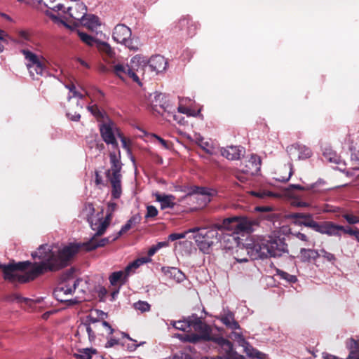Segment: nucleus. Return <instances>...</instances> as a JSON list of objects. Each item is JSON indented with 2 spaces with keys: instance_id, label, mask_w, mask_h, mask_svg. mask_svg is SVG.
<instances>
[{
  "instance_id": "nucleus-58",
  "label": "nucleus",
  "mask_w": 359,
  "mask_h": 359,
  "mask_svg": "<svg viewBox=\"0 0 359 359\" xmlns=\"http://www.w3.org/2000/svg\"><path fill=\"white\" fill-rule=\"evenodd\" d=\"M100 327H103L106 329L107 334L111 335L114 333V330L111 327V326L107 321L100 322Z\"/></svg>"
},
{
  "instance_id": "nucleus-4",
  "label": "nucleus",
  "mask_w": 359,
  "mask_h": 359,
  "mask_svg": "<svg viewBox=\"0 0 359 359\" xmlns=\"http://www.w3.org/2000/svg\"><path fill=\"white\" fill-rule=\"evenodd\" d=\"M144 61L140 55H135L131 58L129 63H117L113 67V72L123 81H126L128 79L137 83L140 86H142L139 74H143L142 63Z\"/></svg>"
},
{
  "instance_id": "nucleus-16",
  "label": "nucleus",
  "mask_w": 359,
  "mask_h": 359,
  "mask_svg": "<svg viewBox=\"0 0 359 359\" xmlns=\"http://www.w3.org/2000/svg\"><path fill=\"white\" fill-rule=\"evenodd\" d=\"M245 153V149L241 146H227L221 149V154L228 160L236 161L238 160L241 156H243Z\"/></svg>"
},
{
  "instance_id": "nucleus-29",
  "label": "nucleus",
  "mask_w": 359,
  "mask_h": 359,
  "mask_svg": "<svg viewBox=\"0 0 359 359\" xmlns=\"http://www.w3.org/2000/svg\"><path fill=\"white\" fill-rule=\"evenodd\" d=\"M65 88L69 90V94L67 96L68 101H70L74 97L76 98L78 100V102L76 104L77 107H79L80 109H83V104L80 102V100H81L83 98V97H84L83 94L77 91L76 89V87L74 84L65 85Z\"/></svg>"
},
{
  "instance_id": "nucleus-41",
  "label": "nucleus",
  "mask_w": 359,
  "mask_h": 359,
  "mask_svg": "<svg viewBox=\"0 0 359 359\" xmlns=\"http://www.w3.org/2000/svg\"><path fill=\"white\" fill-rule=\"evenodd\" d=\"M78 35L79 36L81 40L86 43L88 46H92L94 45V43L96 44V41L98 40L95 39L91 36L88 35V34H86L82 32H78Z\"/></svg>"
},
{
  "instance_id": "nucleus-52",
  "label": "nucleus",
  "mask_w": 359,
  "mask_h": 359,
  "mask_svg": "<svg viewBox=\"0 0 359 359\" xmlns=\"http://www.w3.org/2000/svg\"><path fill=\"white\" fill-rule=\"evenodd\" d=\"M324 184V181L320 180L316 183L311 184V186H309L306 188H305L299 184H292L291 187L293 189H295L297 190H310V189H313L317 184Z\"/></svg>"
},
{
  "instance_id": "nucleus-23",
  "label": "nucleus",
  "mask_w": 359,
  "mask_h": 359,
  "mask_svg": "<svg viewBox=\"0 0 359 359\" xmlns=\"http://www.w3.org/2000/svg\"><path fill=\"white\" fill-rule=\"evenodd\" d=\"M161 107L163 109L162 116L168 121L176 122L180 124L184 123V117H182L180 114L175 111V107L169 104L166 106L163 105Z\"/></svg>"
},
{
  "instance_id": "nucleus-24",
  "label": "nucleus",
  "mask_w": 359,
  "mask_h": 359,
  "mask_svg": "<svg viewBox=\"0 0 359 359\" xmlns=\"http://www.w3.org/2000/svg\"><path fill=\"white\" fill-rule=\"evenodd\" d=\"M154 196H155L156 201L160 203L162 210L173 208L175 205V197L173 195L155 193Z\"/></svg>"
},
{
  "instance_id": "nucleus-30",
  "label": "nucleus",
  "mask_w": 359,
  "mask_h": 359,
  "mask_svg": "<svg viewBox=\"0 0 359 359\" xmlns=\"http://www.w3.org/2000/svg\"><path fill=\"white\" fill-rule=\"evenodd\" d=\"M140 220V217L139 215H134L130 217L126 222L125 225H123L120 231L118 232L117 236L113 238V240L117 239L119 236L126 233L128 230H130L133 226L139 223Z\"/></svg>"
},
{
  "instance_id": "nucleus-21",
  "label": "nucleus",
  "mask_w": 359,
  "mask_h": 359,
  "mask_svg": "<svg viewBox=\"0 0 359 359\" xmlns=\"http://www.w3.org/2000/svg\"><path fill=\"white\" fill-rule=\"evenodd\" d=\"M46 6L49 8V10L46 11V13L53 20L54 22L57 24H62L67 27H70L69 25H68L65 22V20H69V18L66 15L63 16L61 15L60 13L56 15L53 13L61 11L64 8V6L62 4H58L55 6L46 5Z\"/></svg>"
},
{
  "instance_id": "nucleus-50",
  "label": "nucleus",
  "mask_w": 359,
  "mask_h": 359,
  "mask_svg": "<svg viewBox=\"0 0 359 359\" xmlns=\"http://www.w3.org/2000/svg\"><path fill=\"white\" fill-rule=\"evenodd\" d=\"M318 252L320 254V257H323L324 259L331 263H333L336 259L335 256L332 253L327 252L324 249L320 250Z\"/></svg>"
},
{
  "instance_id": "nucleus-43",
  "label": "nucleus",
  "mask_w": 359,
  "mask_h": 359,
  "mask_svg": "<svg viewBox=\"0 0 359 359\" xmlns=\"http://www.w3.org/2000/svg\"><path fill=\"white\" fill-rule=\"evenodd\" d=\"M117 204L114 202H109L107 204V208L106 210V216L105 217L111 222V220L113 217V213L117 209Z\"/></svg>"
},
{
  "instance_id": "nucleus-11",
  "label": "nucleus",
  "mask_w": 359,
  "mask_h": 359,
  "mask_svg": "<svg viewBox=\"0 0 359 359\" xmlns=\"http://www.w3.org/2000/svg\"><path fill=\"white\" fill-rule=\"evenodd\" d=\"M131 35V30L128 27L118 24L114 29L112 37L117 43L123 44L130 50H137L138 47L137 44H134Z\"/></svg>"
},
{
  "instance_id": "nucleus-38",
  "label": "nucleus",
  "mask_w": 359,
  "mask_h": 359,
  "mask_svg": "<svg viewBox=\"0 0 359 359\" xmlns=\"http://www.w3.org/2000/svg\"><path fill=\"white\" fill-rule=\"evenodd\" d=\"M295 149H297L299 151V156L298 158L299 159H306L311 156V151L309 147H306V146H302L299 144H295L294 146Z\"/></svg>"
},
{
  "instance_id": "nucleus-32",
  "label": "nucleus",
  "mask_w": 359,
  "mask_h": 359,
  "mask_svg": "<svg viewBox=\"0 0 359 359\" xmlns=\"http://www.w3.org/2000/svg\"><path fill=\"white\" fill-rule=\"evenodd\" d=\"M212 341H215L223 349V351L227 354L228 356L231 355V353L233 351V345L229 341L224 339L223 337L214 338Z\"/></svg>"
},
{
  "instance_id": "nucleus-44",
  "label": "nucleus",
  "mask_w": 359,
  "mask_h": 359,
  "mask_svg": "<svg viewBox=\"0 0 359 359\" xmlns=\"http://www.w3.org/2000/svg\"><path fill=\"white\" fill-rule=\"evenodd\" d=\"M278 275L281 279L285 280L288 283H295L297 280V278L295 276L289 274L288 273L283 271L278 270Z\"/></svg>"
},
{
  "instance_id": "nucleus-48",
  "label": "nucleus",
  "mask_w": 359,
  "mask_h": 359,
  "mask_svg": "<svg viewBox=\"0 0 359 359\" xmlns=\"http://www.w3.org/2000/svg\"><path fill=\"white\" fill-rule=\"evenodd\" d=\"M102 140L108 145H111L113 149H118V143L116 136H101Z\"/></svg>"
},
{
  "instance_id": "nucleus-12",
  "label": "nucleus",
  "mask_w": 359,
  "mask_h": 359,
  "mask_svg": "<svg viewBox=\"0 0 359 359\" xmlns=\"http://www.w3.org/2000/svg\"><path fill=\"white\" fill-rule=\"evenodd\" d=\"M87 13V7L79 0H74L72 5L67 8V14L69 18L74 20V23L77 24L81 22Z\"/></svg>"
},
{
  "instance_id": "nucleus-61",
  "label": "nucleus",
  "mask_w": 359,
  "mask_h": 359,
  "mask_svg": "<svg viewBox=\"0 0 359 359\" xmlns=\"http://www.w3.org/2000/svg\"><path fill=\"white\" fill-rule=\"evenodd\" d=\"M118 339L115 338H110L108 339L105 344L106 348H111L118 344Z\"/></svg>"
},
{
  "instance_id": "nucleus-40",
  "label": "nucleus",
  "mask_w": 359,
  "mask_h": 359,
  "mask_svg": "<svg viewBox=\"0 0 359 359\" xmlns=\"http://www.w3.org/2000/svg\"><path fill=\"white\" fill-rule=\"evenodd\" d=\"M96 46L100 51L107 53L109 56H112L114 54L112 48L107 42L97 41H96Z\"/></svg>"
},
{
  "instance_id": "nucleus-7",
  "label": "nucleus",
  "mask_w": 359,
  "mask_h": 359,
  "mask_svg": "<svg viewBox=\"0 0 359 359\" xmlns=\"http://www.w3.org/2000/svg\"><path fill=\"white\" fill-rule=\"evenodd\" d=\"M21 53L24 55L30 76L34 79L36 76H43L48 74L45 63L46 60L43 55H37L28 49H22Z\"/></svg>"
},
{
  "instance_id": "nucleus-1",
  "label": "nucleus",
  "mask_w": 359,
  "mask_h": 359,
  "mask_svg": "<svg viewBox=\"0 0 359 359\" xmlns=\"http://www.w3.org/2000/svg\"><path fill=\"white\" fill-rule=\"evenodd\" d=\"M78 250L79 246L74 244L62 248L48 244L41 245L36 252L32 253L33 258L41 260L40 263L34 264L26 272L24 270L32 264L29 261L4 265V278L12 283H27L48 271H57L65 267Z\"/></svg>"
},
{
  "instance_id": "nucleus-28",
  "label": "nucleus",
  "mask_w": 359,
  "mask_h": 359,
  "mask_svg": "<svg viewBox=\"0 0 359 359\" xmlns=\"http://www.w3.org/2000/svg\"><path fill=\"white\" fill-rule=\"evenodd\" d=\"M300 259L304 262L315 260L320 257L318 251L313 249L302 248L300 250Z\"/></svg>"
},
{
  "instance_id": "nucleus-15",
  "label": "nucleus",
  "mask_w": 359,
  "mask_h": 359,
  "mask_svg": "<svg viewBox=\"0 0 359 359\" xmlns=\"http://www.w3.org/2000/svg\"><path fill=\"white\" fill-rule=\"evenodd\" d=\"M7 300L12 303H15L21 306H25L32 307L35 304H39L43 301V297H37L36 299H29L23 297L18 292L12 293L6 297Z\"/></svg>"
},
{
  "instance_id": "nucleus-55",
  "label": "nucleus",
  "mask_w": 359,
  "mask_h": 359,
  "mask_svg": "<svg viewBox=\"0 0 359 359\" xmlns=\"http://www.w3.org/2000/svg\"><path fill=\"white\" fill-rule=\"evenodd\" d=\"M288 169H289V172H288V175L287 177L280 176L279 177H277L276 180L278 181L282 182H287L290 179L291 176L293 174L292 165L291 163L288 164Z\"/></svg>"
},
{
  "instance_id": "nucleus-17",
  "label": "nucleus",
  "mask_w": 359,
  "mask_h": 359,
  "mask_svg": "<svg viewBox=\"0 0 359 359\" xmlns=\"http://www.w3.org/2000/svg\"><path fill=\"white\" fill-rule=\"evenodd\" d=\"M100 328V321L95 319L90 320V323H81L79 327V332H86L88 334L90 342H93L95 340V332Z\"/></svg>"
},
{
  "instance_id": "nucleus-37",
  "label": "nucleus",
  "mask_w": 359,
  "mask_h": 359,
  "mask_svg": "<svg viewBox=\"0 0 359 359\" xmlns=\"http://www.w3.org/2000/svg\"><path fill=\"white\" fill-rule=\"evenodd\" d=\"M97 353V351L93 348H86L79 350L78 353L75 355L79 359H91L92 355Z\"/></svg>"
},
{
  "instance_id": "nucleus-6",
  "label": "nucleus",
  "mask_w": 359,
  "mask_h": 359,
  "mask_svg": "<svg viewBox=\"0 0 359 359\" xmlns=\"http://www.w3.org/2000/svg\"><path fill=\"white\" fill-rule=\"evenodd\" d=\"M88 221L92 230L95 231V235L89 241L83 243V248L86 250L90 251L99 247L104 246L109 242V238H101L98 240L97 237L104 233L110 222L107 220L106 217L103 218L100 215L89 217Z\"/></svg>"
},
{
  "instance_id": "nucleus-25",
  "label": "nucleus",
  "mask_w": 359,
  "mask_h": 359,
  "mask_svg": "<svg viewBox=\"0 0 359 359\" xmlns=\"http://www.w3.org/2000/svg\"><path fill=\"white\" fill-rule=\"evenodd\" d=\"M149 65L153 71L159 73L165 70L168 62L163 56L157 55L150 58Z\"/></svg>"
},
{
  "instance_id": "nucleus-54",
  "label": "nucleus",
  "mask_w": 359,
  "mask_h": 359,
  "mask_svg": "<svg viewBox=\"0 0 359 359\" xmlns=\"http://www.w3.org/2000/svg\"><path fill=\"white\" fill-rule=\"evenodd\" d=\"M251 176L249 174L244 173L241 170V168L239 169V171H238L236 173V177L241 182H245L249 180V177Z\"/></svg>"
},
{
  "instance_id": "nucleus-26",
  "label": "nucleus",
  "mask_w": 359,
  "mask_h": 359,
  "mask_svg": "<svg viewBox=\"0 0 359 359\" xmlns=\"http://www.w3.org/2000/svg\"><path fill=\"white\" fill-rule=\"evenodd\" d=\"M81 23L93 32H97L101 26V22L98 17L94 15H86L82 19Z\"/></svg>"
},
{
  "instance_id": "nucleus-22",
  "label": "nucleus",
  "mask_w": 359,
  "mask_h": 359,
  "mask_svg": "<svg viewBox=\"0 0 359 359\" xmlns=\"http://www.w3.org/2000/svg\"><path fill=\"white\" fill-rule=\"evenodd\" d=\"M233 334L241 346L244 348L245 352L250 357L257 358L258 359H264V355L261 352L254 349L243 337L241 333L233 332Z\"/></svg>"
},
{
  "instance_id": "nucleus-10",
  "label": "nucleus",
  "mask_w": 359,
  "mask_h": 359,
  "mask_svg": "<svg viewBox=\"0 0 359 359\" xmlns=\"http://www.w3.org/2000/svg\"><path fill=\"white\" fill-rule=\"evenodd\" d=\"M301 224L321 234H325L328 236H341L340 229H342L341 225L336 224L332 222H317L314 220H310L302 222Z\"/></svg>"
},
{
  "instance_id": "nucleus-20",
  "label": "nucleus",
  "mask_w": 359,
  "mask_h": 359,
  "mask_svg": "<svg viewBox=\"0 0 359 359\" xmlns=\"http://www.w3.org/2000/svg\"><path fill=\"white\" fill-rule=\"evenodd\" d=\"M218 319L229 329L232 330H240V325L234 318V314L228 309H223L217 317Z\"/></svg>"
},
{
  "instance_id": "nucleus-59",
  "label": "nucleus",
  "mask_w": 359,
  "mask_h": 359,
  "mask_svg": "<svg viewBox=\"0 0 359 359\" xmlns=\"http://www.w3.org/2000/svg\"><path fill=\"white\" fill-rule=\"evenodd\" d=\"M67 116L68 117L69 119H70L71 121H78L81 118L80 114L77 113V112L72 114L71 112L68 111V112H67Z\"/></svg>"
},
{
  "instance_id": "nucleus-36",
  "label": "nucleus",
  "mask_w": 359,
  "mask_h": 359,
  "mask_svg": "<svg viewBox=\"0 0 359 359\" xmlns=\"http://www.w3.org/2000/svg\"><path fill=\"white\" fill-rule=\"evenodd\" d=\"M165 273L169 274L170 277H172L177 283H181L185 279L184 274L180 270L175 267L168 269Z\"/></svg>"
},
{
  "instance_id": "nucleus-53",
  "label": "nucleus",
  "mask_w": 359,
  "mask_h": 359,
  "mask_svg": "<svg viewBox=\"0 0 359 359\" xmlns=\"http://www.w3.org/2000/svg\"><path fill=\"white\" fill-rule=\"evenodd\" d=\"M343 217L350 224H355L359 223V217L358 216L351 214H345L343 215Z\"/></svg>"
},
{
  "instance_id": "nucleus-5",
  "label": "nucleus",
  "mask_w": 359,
  "mask_h": 359,
  "mask_svg": "<svg viewBox=\"0 0 359 359\" xmlns=\"http://www.w3.org/2000/svg\"><path fill=\"white\" fill-rule=\"evenodd\" d=\"M110 168L106 171V177L111 185V196L113 198H118L122 194L121 188V170L123 163L121 161V152L119 150L110 151L109 153Z\"/></svg>"
},
{
  "instance_id": "nucleus-31",
  "label": "nucleus",
  "mask_w": 359,
  "mask_h": 359,
  "mask_svg": "<svg viewBox=\"0 0 359 359\" xmlns=\"http://www.w3.org/2000/svg\"><path fill=\"white\" fill-rule=\"evenodd\" d=\"M192 322L191 316H189L186 319L178 321L171 320L170 325L177 330L187 331L189 328H191Z\"/></svg>"
},
{
  "instance_id": "nucleus-57",
  "label": "nucleus",
  "mask_w": 359,
  "mask_h": 359,
  "mask_svg": "<svg viewBox=\"0 0 359 359\" xmlns=\"http://www.w3.org/2000/svg\"><path fill=\"white\" fill-rule=\"evenodd\" d=\"M344 147L348 149L351 152L356 151V144H354L353 141H351L350 139H348L347 141L344 142Z\"/></svg>"
},
{
  "instance_id": "nucleus-56",
  "label": "nucleus",
  "mask_w": 359,
  "mask_h": 359,
  "mask_svg": "<svg viewBox=\"0 0 359 359\" xmlns=\"http://www.w3.org/2000/svg\"><path fill=\"white\" fill-rule=\"evenodd\" d=\"M342 229H340V231H343L344 233L353 236L354 237L356 235V232L358 231L357 228L353 229L351 227H344V226H341Z\"/></svg>"
},
{
  "instance_id": "nucleus-13",
  "label": "nucleus",
  "mask_w": 359,
  "mask_h": 359,
  "mask_svg": "<svg viewBox=\"0 0 359 359\" xmlns=\"http://www.w3.org/2000/svg\"><path fill=\"white\" fill-rule=\"evenodd\" d=\"M212 195V191L206 187H194L191 188V191L186 195V198L191 199H202L203 198L199 205L205 206L210 201Z\"/></svg>"
},
{
  "instance_id": "nucleus-14",
  "label": "nucleus",
  "mask_w": 359,
  "mask_h": 359,
  "mask_svg": "<svg viewBox=\"0 0 359 359\" xmlns=\"http://www.w3.org/2000/svg\"><path fill=\"white\" fill-rule=\"evenodd\" d=\"M98 121L100 135H123L115 122L108 116H102Z\"/></svg>"
},
{
  "instance_id": "nucleus-46",
  "label": "nucleus",
  "mask_w": 359,
  "mask_h": 359,
  "mask_svg": "<svg viewBox=\"0 0 359 359\" xmlns=\"http://www.w3.org/2000/svg\"><path fill=\"white\" fill-rule=\"evenodd\" d=\"M133 306L136 310L140 311L142 313L150 310V305L147 302L144 301L135 302Z\"/></svg>"
},
{
  "instance_id": "nucleus-3",
  "label": "nucleus",
  "mask_w": 359,
  "mask_h": 359,
  "mask_svg": "<svg viewBox=\"0 0 359 359\" xmlns=\"http://www.w3.org/2000/svg\"><path fill=\"white\" fill-rule=\"evenodd\" d=\"M248 254L253 259H263L269 257H280L287 250V245L279 237L259 236L252 238L247 243Z\"/></svg>"
},
{
  "instance_id": "nucleus-33",
  "label": "nucleus",
  "mask_w": 359,
  "mask_h": 359,
  "mask_svg": "<svg viewBox=\"0 0 359 359\" xmlns=\"http://www.w3.org/2000/svg\"><path fill=\"white\" fill-rule=\"evenodd\" d=\"M151 261V259L149 257H141L137 259L136 260L133 261L126 267V273H129L130 275V273H133L134 270L137 269L139 266H140L143 264L150 262Z\"/></svg>"
},
{
  "instance_id": "nucleus-64",
  "label": "nucleus",
  "mask_w": 359,
  "mask_h": 359,
  "mask_svg": "<svg viewBox=\"0 0 359 359\" xmlns=\"http://www.w3.org/2000/svg\"><path fill=\"white\" fill-rule=\"evenodd\" d=\"M295 236L299 240L304 241V242H307L309 241L307 236L301 232L296 233Z\"/></svg>"
},
{
  "instance_id": "nucleus-27",
  "label": "nucleus",
  "mask_w": 359,
  "mask_h": 359,
  "mask_svg": "<svg viewBox=\"0 0 359 359\" xmlns=\"http://www.w3.org/2000/svg\"><path fill=\"white\" fill-rule=\"evenodd\" d=\"M129 276L130 274L126 273V269H125L124 271H118L112 273L109 276V280L111 285H116L118 283L123 285L127 281Z\"/></svg>"
},
{
  "instance_id": "nucleus-45",
  "label": "nucleus",
  "mask_w": 359,
  "mask_h": 359,
  "mask_svg": "<svg viewBox=\"0 0 359 359\" xmlns=\"http://www.w3.org/2000/svg\"><path fill=\"white\" fill-rule=\"evenodd\" d=\"M313 215L310 213H292L288 215V218L290 219H297L300 218L304 219L303 222L313 220L312 219Z\"/></svg>"
},
{
  "instance_id": "nucleus-18",
  "label": "nucleus",
  "mask_w": 359,
  "mask_h": 359,
  "mask_svg": "<svg viewBox=\"0 0 359 359\" xmlns=\"http://www.w3.org/2000/svg\"><path fill=\"white\" fill-rule=\"evenodd\" d=\"M191 141H194L208 154H212L215 152V145L208 136H187Z\"/></svg>"
},
{
  "instance_id": "nucleus-60",
  "label": "nucleus",
  "mask_w": 359,
  "mask_h": 359,
  "mask_svg": "<svg viewBox=\"0 0 359 359\" xmlns=\"http://www.w3.org/2000/svg\"><path fill=\"white\" fill-rule=\"evenodd\" d=\"M252 195L255 196L260 198H264L266 196H271V194L270 192H266V191H252Z\"/></svg>"
},
{
  "instance_id": "nucleus-63",
  "label": "nucleus",
  "mask_w": 359,
  "mask_h": 359,
  "mask_svg": "<svg viewBox=\"0 0 359 359\" xmlns=\"http://www.w3.org/2000/svg\"><path fill=\"white\" fill-rule=\"evenodd\" d=\"M292 205L296 207H305V208L311 207L310 203L304 202V201H295L292 202Z\"/></svg>"
},
{
  "instance_id": "nucleus-35",
  "label": "nucleus",
  "mask_w": 359,
  "mask_h": 359,
  "mask_svg": "<svg viewBox=\"0 0 359 359\" xmlns=\"http://www.w3.org/2000/svg\"><path fill=\"white\" fill-rule=\"evenodd\" d=\"M10 43H17L13 37L8 35L5 31L0 30V53L4 50L5 45H8Z\"/></svg>"
},
{
  "instance_id": "nucleus-9",
  "label": "nucleus",
  "mask_w": 359,
  "mask_h": 359,
  "mask_svg": "<svg viewBox=\"0 0 359 359\" xmlns=\"http://www.w3.org/2000/svg\"><path fill=\"white\" fill-rule=\"evenodd\" d=\"M80 280L74 279L68 277L67 279L62 280L58 286L54 290L53 294L55 299L59 302H69L71 304H76L79 302L76 299H68L66 297L72 295L76 290Z\"/></svg>"
},
{
  "instance_id": "nucleus-8",
  "label": "nucleus",
  "mask_w": 359,
  "mask_h": 359,
  "mask_svg": "<svg viewBox=\"0 0 359 359\" xmlns=\"http://www.w3.org/2000/svg\"><path fill=\"white\" fill-rule=\"evenodd\" d=\"M191 319L193 320L191 329L198 332V334H187L186 341L192 343H196L201 339L212 341L214 338L211 337V327L203 323L196 314L191 316Z\"/></svg>"
},
{
  "instance_id": "nucleus-47",
  "label": "nucleus",
  "mask_w": 359,
  "mask_h": 359,
  "mask_svg": "<svg viewBox=\"0 0 359 359\" xmlns=\"http://www.w3.org/2000/svg\"><path fill=\"white\" fill-rule=\"evenodd\" d=\"M18 35L19 36V39H15L17 41L16 43L23 44L25 41H29L30 39L29 34L25 30H19L18 32Z\"/></svg>"
},
{
  "instance_id": "nucleus-51",
  "label": "nucleus",
  "mask_w": 359,
  "mask_h": 359,
  "mask_svg": "<svg viewBox=\"0 0 359 359\" xmlns=\"http://www.w3.org/2000/svg\"><path fill=\"white\" fill-rule=\"evenodd\" d=\"M158 210L154 205H148L147 207V213L145 215V218H153L158 215Z\"/></svg>"
},
{
  "instance_id": "nucleus-34",
  "label": "nucleus",
  "mask_w": 359,
  "mask_h": 359,
  "mask_svg": "<svg viewBox=\"0 0 359 359\" xmlns=\"http://www.w3.org/2000/svg\"><path fill=\"white\" fill-rule=\"evenodd\" d=\"M201 109H198L197 111L192 109L189 107L185 106V104H179L177 107V113L186 114L187 116H198L200 115Z\"/></svg>"
},
{
  "instance_id": "nucleus-19",
  "label": "nucleus",
  "mask_w": 359,
  "mask_h": 359,
  "mask_svg": "<svg viewBox=\"0 0 359 359\" xmlns=\"http://www.w3.org/2000/svg\"><path fill=\"white\" fill-rule=\"evenodd\" d=\"M261 168V158L256 154H252L246 164L241 168V170L250 175L257 174Z\"/></svg>"
},
{
  "instance_id": "nucleus-39",
  "label": "nucleus",
  "mask_w": 359,
  "mask_h": 359,
  "mask_svg": "<svg viewBox=\"0 0 359 359\" xmlns=\"http://www.w3.org/2000/svg\"><path fill=\"white\" fill-rule=\"evenodd\" d=\"M323 156L330 163H339V158L331 149H325L323 151Z\"/></svg>"
},
{
  "instance_id": "nucleus-49",
  "label": "nucleus",
  "mask_w": 359,
  "mask_h": 359,
  "mask_svg": "<svg viewBox=\"0 0 359 359\" xmlns=\"http://www.w3.org/2000/svg\"><path fill=\"white\" fill-rule=\"evenodd\" d=\"M87 109L93 116L97 118L102 119V116H106L104 114L100 111L97 106L96 105L88 106Z\"/></svg>"
},
{
  "instance_id": "nucleus-62",
  "label": "nucleus",
  "mask_w": 359,
  "mask_h": 359,
  "mask_svg": "<svg viewBox=\"0 0 359 359\" xmlns=\"http://www.w3.org/2000/svg\"><path fill=\"white\" fill-rule=\"evenodd\" d=\"M85 210L86 212H88V218L89 217H93V215L95 210H94V207H93V204H91V203L86 204L85 206Z\"/></svg>"
},
{
  "instance_id": "nucleus-42",
  "label": "nucleus",
  "mask_w": 359,
  "mask_h": 359,
  "mask_svg": "<svg viewBox=\"0 0 359 359\" xmlns=\"http://www.w3.org/2000/svg\"><path fill=\"white\" fill-rule=\"evenodd\" d=\"M196 231V228H193V229H190L187 230V231H185L184 233H171V234H170L168 236V240L171 241H176V240H178V239L184 238H185L186 235L188 233H195Z\"/></svg>"
},
{
  "instance_id": "nucleus-2",
  "label": "nucleus",
  "mask_w": 359,
  "mask_h": 359,
  "mask_svg": "<svg viewBox=\"0 0 359 359\" xmlns=\"http://www.w3.org/2000/svg\"><path fill=\"white\" fill-rule=\"evenodd\" d=\"M255 220L246 217H233L224 219L222 224H216L211 228H196L194 239L199 249L204 253H209L210 250L220 238L219 231L228 230L232 233L240 234L250 233L253 226L257 225Z\"/></svg>"
}]
</instances>
